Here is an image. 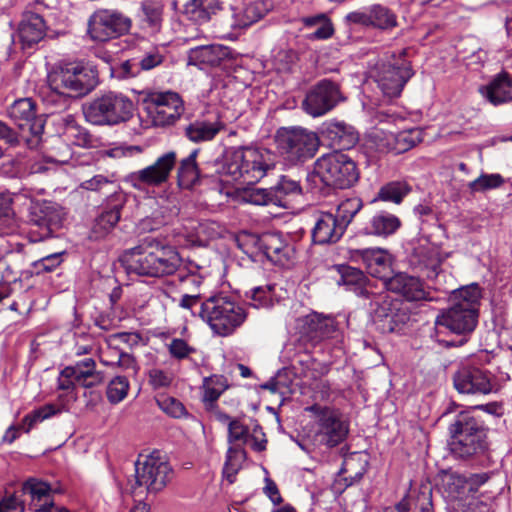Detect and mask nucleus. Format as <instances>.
Here are the masks:
<instances>
[{"instance_id":"22","label":"nucleus","mask_w":512,"mask_h":512,"mask_svg":"<svg viewBox=\"0 0 512 512\" xmlns=\"http://www.w3.org/2000/svg\"><path fill=\"white\" fill-rule=\"evenodd\" d=\"M350 258L362 261L367 271L376 278L385 281L391 267V255L382 248L351 249Z\"/></svg>"},{"instance_id":"9","label":"nucleus","mask_w":512,"mask_h":512,"mask_svg":"<svg viewBox=\"0 0 512 512\" xmlns=\"http://www.w3.org/2000/svg\"><path fill=\"white\" fill-rule=\"evenodd\" d=\"M406 54V49L393 54L387 62L378 65L373 73L378 88L388 99L399 97L405 84L414 74Z\"/></svg>"},{"instance_id":"26","label":"nucleus","mask_w":512,"mask_h":512,"mask_svg":"<svg viewBox=\"0 0 512 512\" xmlns=\"http://www.w3.org/2000/svg\"><path fill=\"white\" fill-rule=\"evenodd\" d=\"M230 55L228 47L220 44L200 45L188 52V64L207 69L219 66Z\"/></svg>"},{"instance_id":"41","label":"nucleus","mask_w":512,"mask_h":512,"mask_svg":"<svg viewBox=\"0 0 512 512\" xmlns=\"http://www.w3.org/2000/svg\"><path fill=\"white\" fill-rule=\"evenodd\" d=\"M302 23L305 27L315 28V30L308 35V38L311 40H325L330 38L334 33L333 24L324 13L304 17L302 18Z\"/></svg>"},{"instance_id":"18","label":"nucleus","mask_w":512,"mask_h":512,"mask_svg":"<svg viewBox=\"0 0 512 512\" xmlns=\"http://www.w3.org/2000/svg\"><path fill=\"white\" fill-rule=\"evenodd\" d=\"M345 20L349 24L361 25L381 31H390L398 26L396 13L382 4H372L361 10L348 13Z\"/></svg>"},{"instance_id":"23","label":"nucleus","mask_w":512,"mask_h":512,"mask_svg":"<svg viewBox=\"0 0 512 512\" xmlns=\"http://www.w3.org/2000/svg\"><path fill=\"white\" fill-rule=\"evenodd\" d=\"M257 246L269 261L281 266L288 265L295 253L293 246L277 233L263 234L257 239Z\"/></svg>"},{"instance_id":"28","label":"nucleus","mask_w":512,"mask_h":512,"mask_svg":"<svg viewBox=\"0 0 512 512\" xmlns=\"http://www.w3.org/2000/svg\"><path fill=\"white\" fill-rule=\"evenodd\" d=\"M384 286L387 290L401 294L409 301H418L425 298L421 281L406 273H397L392 277H387Z\"/></svg>"},{"instance_id":"63","label":"nucleus","mask_w":512,"mask_h":512,"mask_svg":"<svg viewBox=\"0 0 512 512\" xmlns=\"http://www.w3.org/2000/svg\"><path fill=\"white\" fill-rule=\"evenodd\" d=\"M187 270V274L183 273V270L179 272V279L181 282H190L195 286H199L202 283V278L198 274L200 267L193 262H189L184 267Z\"/></svg>"},{"instance_id":"51","label":"nucleus","mask_w":512,"mask_h":512,"mask_svg":"<svg viewBox=\"0 0 512 512\" xmlns=\"http://www.w3.org/2000/svg\"><path fill=\"white\" fill-rule=\"evenodd\" d=\"M129 381L125 376H116L108 384L106 396L111 404L123 401L129 391Z\"/></svg>"},{"instance_id":"11","label":"nucleus","mask_w":512,"mask_h":512,"mask_svg":"<svg viewBox=\"0 0 512 512\" xmlns=\"http://www.w3.org/2000/svg\"><path fill=\"white\" fill-rule=\"evenodd\" d=\"M276 142L280 152L291 162L312 158L319 147L317 134L301 127L281 128Z\"/></svg>"},{"instance_id":"45","label":"nucleus","mask_w":512,"mask_h":512,"mask_svg":"<svg viewBox=\"0 0 512 512\" xmlns=\"http://www.w3.org/2000/svg\"><path fill=\"white\" fill-rule=\"evenodd\" d=\"M59 412L60 410L54 404H45L24 416L21 421V427L23 428L24 432L28 433L38 423L51 418Z\"/></svg>"},{"instance_id":"7","label":"nucleus","mask_w":512,"mask_h":512,"mask_svg":"<svg viewBox=\"0 0 512 512\" xmlns=\"http://www.w3.org/2000/svg\"><path fill=\"white\" fill-rule=\"evenodd\" d=\"M315 176L329 187L348 189L359 179L355 162L346 154L333 152L321 156L314 163Z\"/></svg>"},{"instance_id":"14","label":"nucleus","mask_w":512,"mask_h":512,"mask_svg":"<svg viewBox=\"0 0 512 512\" xmlns=\"http://www.w3.org/2000/svg\"><path fill=\"white\" fill-rule=\"evenodd\" d=\"M344 100L338 83L322 79L313 85L302 102L304 111L312 117H320Z\"/></svg>"},{"instance_id":"17","label":"nucleus","mask_w":512,"mask_h":512,"mask_svg":"<svg viewBox=\"0 0 512 512\" xmlns=\"http://www.w3.org/2000/svg\"><path fill=\"white\" fill-rule=\"evenodd\" d=\"M146 101L154 123L159 126L173 124L184 112V103L176 92H154Z\"/></svg>"},{"instance_id":"13","label":"nucleus","mask_w":512,"mask_h":512,"mask_svg":"<svg viewBox=\"0 0 512 512\" xmlns=\"http://www.w3.org/2000/svg\"><path fill=\"white\" fill-rule=\"evenodd\" d=\"M176 162V153L174 151L166 152L158 157L153 164L129 173L124 182L137 190L161 186L168 181Z\"/></svg>"},{"instance_id":"12","label":"nucleus","mask_w":512,"mask_h":512,"mask_svg":"<svg viewBox=\"0 0 512 512\" xmlns=\"http://www.w3.org/2000/svg\"><path fill=\"white\" fill-rule=\"evenodd\" d=\"M311 411L316 419V441L327 447H335L346 438L348 425L341 419L340 413L329 407L313 405Z\"/></svg>"},{"instance_id":"31","label":"nucleus","mask_w":512,"mask_h":512,"mask_svg":"<svg viewBox=\"0 0 512 512\" xmlns=\"http://www.w3.org/2000/svg\"><path fill=\"white\" fill-rule=\"evenodd\" d=\"M488 473L471 474L469 476L453 474L448 481L451 496L462 500L464 496L478 491L479 487L489 480Z\"/></svg>"},{"instance_id":"10","label":"nucleus","mask_w":512,"mask_h":512,"mask_svg":"<svg viewBox=\"0 0 512 512\" xmlns=\"http://www.w3.org/2000/svg\"><path fill=\"white\" fill-rule=\"evenodd\" d=\"M275 166L273 155L265 149L241 147L233 152L229 170L243 182L253 184L261 180Z\"/></svg>"},{"instance_id":"39","label":"nucleus","mask_w":512,"mask_h":512,"mask_svg":"<svg viewBox=\"0 0 512 512\" xmlns=\"http://www.w3.org/2000/svg\"><path fill=\"white\" fill-rule=\"evenodd\" d=\"M69 367L74 371L73 376L77 384L85 388L97 386L103 381V375L96 371V363L92 358H85Z\"/></svg>"},{"instance_id":"56","label":"nucleus","mask_w":512,"mask_h":512,"mask_svg":"<svg viewBox=\"0 0 512 512\" xmlns=\"http://www.w3.org/2000/svg\"><path fill=\"white\" fill-rule=\"evenodd\" d=\"M24 495L22 494V490L19 492H15L11 495H6L2 498L0 501V505L4 512H10V511H18V512H24L25 511V503L27 501L26 498H23Z\"/></svg>"},{"instance_id":"42","label":"nucleus","mask_w":512,"mask_h":512,"mask_svg":"<svg viewBox=\"0 0 512 512\" xmlns=\"http://www.w3.org/2000/svg\"><path fill=\"white\" fill-rule=\"evenodd\" d=\"M362 200L358 197L347 198L341 201L333 213L337 221L345 228L349 226L356 214L362 209Z\"/></svg>"},{"instance_id":"46","label":"nucleus","mask_w":512,"mask_h":512,"mask_svg":"<svg viewBox=\"0 0 512 512\" xmlns=\"http://www.w3.org/2000/svg\"><path fill=\"white\" fill-rule=\"evenodd\" d=\"M250 306L254 308H270L274 305V286L265 285L252 288L246 292Z\"/></svg>"},{"instance_id":"16","label":"nucleus","mask_w":512,"mask_h":512,"mask_svg":"<svg viewBox=\"0 0 512 512\" xmlns=\"http://www.w3.org/2000/svg\"><path fill=\"white\" fill-rule=\"evenodd\" d=\"M492 374L472 363L463 364L454 374L455 389L461 394L487 395L493 391Z\"/></svg>"},{"instance_id":"36","label":"nucleus","mask_w":512,"mask_h":512,"mask_svg":"<svg viewBox=\"0 0 512 512\" xmlns=\"http://www.w3.org/2000/svg\"><path fill=\"white\" fill-rule=\"evenodd\" d=\"M220 120L208 121L197 119L185 127V136L194 143L212 141L224 129Z\"/></svg>"},{"instance_id":"53","label":"nucleus","mask_w":512,"mask_h":512,"mask_svg":"<svg viewBox=\"0 0 512 512\" xmlns=\"http://www.w3.org/2000/svg\"><path fill=\"white\" fill-rule=\"evenodd\" d=\"M504 183V179L500 174H482L474 181L470 182L468 187L472 193L486 192L496 189Z\"/></svg>"},{"instance_id":"20","label":"nucleus","mask_w":512,"mask_h":512,"mask_svg":"<svg viewBox=\"0 0 512 512\" xmlns=\"http://www.w3.org/2000/svg\"><path fill=\"white\" fill-rule=\"evenodd\" d=\"M66 217V211L57 203L43 201L33 203L29 210V221L43 230L42 237L58 231Z\"/></svg>"},{"instance_id":"29","label":"nucleus","mask_w":512,"mask_h":512,"mask_svg":"<svg viewBox=\"0 0 512 512\" xmlns=\"http://www.w3.org/2000/svg\"><path fill=\"white\" fill-rule=\"evenodd\" d=\"M46 33L45 21L39 14L26 12L19 24L18 35L24 47L40 42Z\"/></svg>"},{"instance_id":"50","label":"nucleus","mask_w":512,"mask_h":512,"mask_svg":"<svg viewBox=\"0 0 512 512\" xmlns=\"http://www.w3.org/2000/svg\"><path fill=\"white\" fill-rule=\"evenodd\" d=\"M271 191H273L280 200V203H276V206L286 207L285 197L288 195L299 194L301 192V187L298 181L287 176H281L278 183L271 187Z\"/></svg>"},{"instance_id":"62","label":"nucleus","mask_w":512,"mask_h":512,"mask_svg":"<svg viewBox=\"0 0 512 512\" xmlns=\"http://www.w3.org/2000/svg\"><path fill=\"white\" fill-rule=\"evenodd\" d=\"M204 300H202L199 294L197 295H182L179 306L183 309L189 310L193 316L199 317L200 306Z\"/></svg>"},{"instance_id":"15","label":"nucleus","mask_w":512,"mask_h":512,"mask_svg":"<svg viewBox=\"0 0 512 512\" xmlns=\"http://www.w3.org/2000/svg\"><path fill=\"white\" fill-rule=\"evenodd\" d=\"M131 20L113 10L96 11L89 19L88 33L95 41L104 42L129 31Z\"/></svg>"},{"instance_id":"60","label":"nucleus","mask_w":512,"mask_h":512,"mask_svg":"<svg viewBox=\"0 0 512 512\" xmlns=\"http://www.w3.org/2000/svg\"><path fill=\"white\" fill-rule=\"evenodd\" d=\"M297 60L298 54L292 49L280 50L276 55V62L278 65V70L280 71L291 70L292 66L297 62Z\"/></svg>"},{"instance_id":"33","label":"nucleus","mask_w":512,"mask_h":512,"mask_svg":"<svg viewBox=\"0 0 512 512\" xmlns=\"http://www.w3.org/2000/svg\"><path fill=\"white\" fill-rule=\"evenodd\" d=\"M401 226L400 219L389 212L380 211L374 214L363 228L365 235L388 237L394 234Z\"/></svg>"},{"instance_id":"32","label":"nucleus","mask_w":512,"mask_h":512,"mask_svg":"<svg viewBox=\"0 0 512 512\" xmlns=\"http://www.w3.org/2000/svg\"><path fill=\"white\" fill-rule=\"evenodd\" d=\"M483 96L494 106L512 101V77L507 73L498 74L481 89Z\"/></svg>"},{"instance_id":"44","label":"nucleus","mask_w":512,"mask_h":512,"mask_svg":"<svg viewBox=\"0 0 512 512\" xmlns=\"http://www.w3.org/2000/svg\"><path fill=\"white\" fill-rule=\"evenodd\" d=\"M64 124V136L77 146L84 147L90 142V135L75 121L72 115H66L62 118Z\"/></svg>"},{"instance_id":"37","label":"nucleus","mask_w":512,"mask_h":512,"mask_svg":"<svg viewBox=\"0 0 512 512\" xmlns=\"http://www.w3.org/2000/svg\"><path fill=\"white\" fill-rule=\"evenodd\" d=\"M327 137L333 145L339 149H350L358 141V133L349 124L343 121H332L328 123L325 129Z\"/></svg>"},{"instance_id":"38","label":"nucleus","mask_w":512,"mask_h":512,"mask_svg":"<svg viewBox=\"0 0 512 512\" xmlns=\"http://www.w3.org/2000/svg\"><path fill=\"white\" fill-rule=\"evenodd\" d=\"M303 330L311 340L320 341L335 331V323L329 317L311 314L305 317Z\"/></svg>"},{"instance_id":"21","label":"nucleus","mask_w":512,"mask_h":512,"mask_svg":"<svg viewBox=\"0 0 512 512\" xmlns=\"http://www.w3.org/2000/svg\"><path fill=\"white\" fill-rule=\"evenodd\" d=\"M374 314L382 322V329L390 333L399 332L410 318L407 309L402 307L399 300L389 299L387 296L379 297Z\"/></svg>"},{"instance_id":"43","label":"nucleus","mask_w":512,"mask_h":512,"mask_svg":"<svg viewBox=\"0 0 512 512\" xmlns=\"http://www.w3.org/2000/svg\"><path fill=\"white\" fill-rule=\"evenodd\" d=\"M410 191L411 187L405 181H391L379 189L377 198L385 202L400 204Z\"/></svg>"},{"instance_id":"59","label":"nucleus","mask_w":512,"mask_h":512,"mask_svg":"<svg viewBox=\"0 0 512 512\" xmlns=\"http://www.w3.org/2000/svg\"><path fill=\"white\" fill-rule=\"evenodd\" d=\"M149 384L153 389H160L168 387L173 380V377L161 369H151L148 373Z\"/></svg>"},{"instance_id":"25","label":"nucleus","mask_w":512,"mask_h":512,"mask_svg":"<svg viewBox=\"0 0 512 512\" xmlns=\"http://www.w3.org/2000/svg\"><path fill=\"white\" fill-rule=\"evenodd\" d=\"M345 231L332 212H320L312 229V239L320 245L334 244L342 238Z\"/></svg>"},{"instance_id":"19","label":"nucleus","mask_w":512,"mask_h":512,"mask_svg":"<svg viewBox=\"0 0 512 512\" xmlns=\"http://www.w3.org/2000/svg\"><path fill=\"white\" fill-rule=\"evenodd\" d=\"M10 119L21 130L20 137L29 142L28 135L39 137L44 129L40 119L36 117V104L31 98H21L13 102L9 107Z\"/></svg>"},{"instance_id":"30","label":"nucleus","mask_w":512,"mask_h":512,"mask_svg":"<svg viewBox=\"0 0 512 512\" xmlns=\"http://www.w3.org/2000/svg\"><path fill=\"white\" fill-rule=\"evenodd\" d=\"M122 207L123 204L121 202L105 207L95 218L89 238L98 241L111 233L121 218Z\"/></svg>"},{"instance_id":"48","label":"nucleus","mask_w":512,"mask_h":512,"mask_svg":"<svg viewBox=\"0 0 512 512\" xmlns=\"http://www.w3.org/2000/svg\"><path fill=\"white\" fill-rule=\"evenodd\" d=\"M246 458V453L243 447L230 446L227 451L226 462L224 465L223 473L230 483H233L235 476L238 473L242 462Z\"/></svg>"},{"instance_id":"47","label":"nucleus","mask_w":512,"mask_h":512,"mask_svg":"<svg viewBox=\"0 0 512 512\" xmlns=\"http://www.w3.org/2000/svg\"><path fill=\"white\" fill-rule=\"evenodd\" d=\"M267 13V8L263 1H254L248 3L243 9L241 19L237 18L236 27L245 28L262 19Z\"/></svg>"},{"instance_id":"27","label":"nucleus","mask_w":512,"mask_h":512,"mask_svg":"<svg viewBox=\"0 0 512 512\" xmlns=\"http://www.w3.org/2000/svg\"><path fill=\"white\" fill-rule=\"evenodd\" d=\"M413 134V131H402L397 134L375 131L372 134V139L376 142L379 152L401 154L415 146L416 138Z\"/></svg>"},{"instance_id":"64","label":"nucleus","mask_w":512,"mask_h":512,"mask_svg":"<svg viewBox=\"0 0 512 512\" xmlns=\"http://www.w3.org/2000/svg\"><path fill=\"white\" fill-rule=\"evenodd\" d=\"M413 512H433L430 491H421L413 500Z\"/></svg>"},{"instance_id":"58","label":"nucleus","mask_w":512,"mask_h":512,"mask_svg":"<svg viewBox=\"0 0 512 512\" xmlns=\"http://www.w3.org/2000/svg\"><path fill=\"white\" fill-rule=\"evenodd\" d=\"M159 407L171 417L181 418L186 414L184 405L177 399L172 397H164L158 401Z\"/></svg>"},{"instance_id":"57","label":"nucleus","mask_w":512,"mask_h":512,"mask_svg":"<svg viewBox=\"0 0 512 512\" xmlns=\"http://www.w3.org/2000/svg\"><path fill=\"white\" fill-rule=\"evenodd\" d=\"M167 348L170 355L177 360L186 359L195 352V348L189 346L185 340L180 338L172 339Z\"/></svg>"},{"instance_id":"55","label":"nucleus","mask_w":512,"mask_h":512,"mask_svg":"<svg viewBox=\"0 0 512 512\" xmlns=\"http://www.w3.org/2000/svg\"><path fill=\"white\" fill-rule=\"evenodd\" d=\"M110 352L115 353L116 359L109 360L106 358V355L103 354L102 356H100V361L103 365L118 366L122 369H135V359L131 354L119 350H110Z\"/></svg>"},{"instance_id":"52","label":"nucleus","mask_w":512,"mask_h":512,"mask_svg":"<svg viewBox=\"0 0 512 512\" xmlns=\"http://www.w3.org/2000/svg\"><path fill=\"white\" fill-rule=\"evenodd\" d=\"M250 438L251 435L247 426H245L237 419L229 422L228 442L231 444V446L242 447L243 445L249 443Z\"/></svg>"},{"instance_id":"40","label":"nucleus","mask_w":512,"mask_h":512,"mask_svg":"<svg viewBox=\"0 0 512 512\" xmlns=\"http://www.w3.org/2000/svg\"><path fill=\"white\" fill-rule=\"evenodd\" d=\"M198 150H193L190 155L182 159L177 169L178 185L183 189H191L199 180L200 172L196 164Z\"/></svg>"},{"instance_id":"8","label":"nucleus","mask_w":512,"mask_h":512,"mask_svg":"<svg viewBox=\"0 0 512 512\" xmlns=\"http://www.w3.org/2000/svg\"><path fill=\"white\" fill-rule=\"evenodd\" d=\"M173 477V470L159 451L140 456L135 463V479L129 483L131 493L145 488L149 492L161 491Z\"/></svg>"},{"instance_id":"1","label":"nucleus","mask_w":512,"mask_h":512,"mask_svg":"<svg viewBox=\"0 0 512 512\" xmlns=\"http://www.w3.org/2000/svg\"><path fill=\"white\" fill-rule=\"evenodd\" d=\"M128 273L139 276L163 277L180 272L182 259L178 251L161 241L146 237L138 246L124 256Z\"/></svg>"},{"instance_id":"2","label":"nucleus","mask_w":512,"mask_h":512,"mask_svg":"<svg viewBox=\"0 0 512 512\" xmlns=\"http://www.w3.org/2000/svg\"><path fill=\"white\" fill-rule=\"evenodd\" d=\"M481 297V289L477 284L454 291L452 305L436 317L437 331L448 330L461 335L471 333L478 322Z\"/></svg>"},{"instance_id":"4","label":"nucleus","mask_w":512,"mask_h":512,"mask_svg":"<svg viewBox=\"0 0 512 512\" xmlns=\"http://www.w3.org/2000/svg\"><path fill=\"white\" fill-rule=\"evenodd\" d=\"M199 318L218 336L232 335L247 318L246 310L230 296L216 294L204 299Z\"/></svg>"},{"instance_id":"3","label":"nucleus","mask_w":512,"mask_h":512,"mask_svg":"<svg viewBox=\"0 0 512 512\" xmlns=\"http://www.w3.org/2000/svg\"><path fill=\"white\" fill-rule=\"evenodd\" d=\"M448 446L451 453L468 459L484 453L487 449V433L482 421L469 411L460 412L449 425Z\"/></svg>"},{"instance_id":"61","label":"nucleus","mask_w":512,"mask_h":512,"mask_svg":"<svg viewBox=\"0 0 512 512\" xmlns=\"http://www.w3.org/2000/svg\"><path fill=\"white\" fill-rule=\"evenodd\" d=\"M63 253L47 255L34 263V266L42 272H51L62 263Z\"/></svg>"},{"instance_id":"49","label":"nucleus","mask_w":512,"mask_h":512,"mask_svg":"<svg viewBox=\"0 0 512 512\" xmlns=\"http://www.w3.org/2000/svg\"><path fill=\"white\" fill-rule=\"evenodd\" d=\"M204 402H215L220 395L228 388V381L222 375H213L205 378L204 384Z\"/></svg>"},{"instance_id":"6","label":"nucleus","mask_w":512,"mask_h":512,"mask_svg":"<svg viewBox=\"0 0 512 512\" xmlns=\"http://www.w3.org/2000/svg\"><path fill=\"white\" fill-rule=\"evenodd\" d=\"M133 102L121 93L108 92L83 107L85 119L93 125H117L133 115Z\"/></svg>"},{"instance_id":"35","label":"nucleus","mask_w":512,"mask_h":512,"mask_svg":"<svg viewBox=\"0 0 512 512\" xmlns=\"http://www.w3.org/2000/svg\"><path fill=\"white\" fill-rule=\"evenodd\" d=\"M339 279L337 284L344 286L346 290L354 292L357 296L368 297V278L358 268L348 265H338Z\"/></svg>"},{"instance_id":"54","label":"nucleus","mask_w":512,"mask_h":512,"mask_svg":"<svg viewBox=\"0 0 512 512\" xmlns=\"http://www.w3.org/2000/svg\"><path fill=\"white\" fill-rule=\"evenodd\" d=\"M245 200L255 205H275L280 203L277 196L271 191V188H253L248 190L244 196Z\"/></svg>"},{"instance_id":"34","label":"nucleus","mask_w":512,"mask_h":512,"mask_svg":"<svg viewBox=\"0 0 512 512\" xmlns=\"http://www.w3.org/2000/svg\"><path fill=\"white\" fill-rule=\"evenodd\" d=\"M223 9L221 0H188L184 12L197 24H205L212 20Z\"/></svg>"},{"instance_id":"5","label":"nucleus","mask_w":512,"mask_h":512,"mask_svg":"<svg viewBox=\"0 0 512 512\" xmlns=\"http://www.w3.org/2000/svg\"><path fill=\"white\" fill-rule=\"evenodd\" d=\"M48 84L54 92L69 97L88 94L97 84V71L82 63H66L48 74Z\"/></svg>"},{"instance_id":"24","label":"nucleus","mask_w":512,"mask_h":512,"mask_svg":"<svg viewBox=\"0 0 512 512\" xmlns=\"http://www.w3.org/2000/svg\"><path fill=\"white\" fill-rule=\"evenodd\" d=\"M51 487L48 483L30 478L22 486V494L29 497L28 509L31 512H52L55 510Z\"/></svg>"}]
</instances>
